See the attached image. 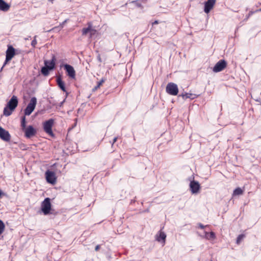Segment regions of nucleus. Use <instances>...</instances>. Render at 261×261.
I'll use <instances>...</instances> for the list:
<instances>
[{
    "mask_svg": "<svg viewBox=\"0 0 261 261\" xmlns=\"http://www.w3.org/2000/svg\"><path fill=\"white\" fill-rule=\"evenodd\" d=\"M205 238L207 240H214L215 239L216 236L215 233L212 231L210 233L205 231Z\"/></svg>",
    "mask_w": 261,
    "mask_h": 261,
    "instance_id": "aec40b11",
    "label": "nucleus"
},
{
    "mask_svg": "<svg viewBox=\"0 0 261 261\" xmlns=\"http://www.w3.org/2000/svg\"><path fill=\"white\" fill-rule=\"evenodd\" d=\"M189 187L190 190L193 194H196L199 193L200 189V185L198 181L194 180H191Z\"/></svg>",
    "mask_w": 261,
    "mask_h": 261,
    "instance_id": "6e6552de",
    "label": "nucleus"
},
{
    "mask_svg": "<svg viewBox=\"0 0 261 261\" xmlns=\"http://www.w3.org/2000/svg\"><path fill=\"white\" fill-rule=\"evenodd\" d=\"M254 13V12L250 11L248 15L247 16L246 19H247L251 15H252Z\"/></svg>",
    "mask_w": 261,
    "mask_h": 261,
    "instance_id": "cd10ccee",
    "label": "nucleus"
},
{
    "mask_svg": "<svg viewBox=\"0 0 261 261\" xmlns=\"http://www.w3.org/2000/svg\"><path fill=\"white\" fill-rule=\"evenodd\" d=\"M18 101L16 96L13 95L7 103V106L4 109V115L6 116H10L18 105Z\"/></svg>",
    "mask_w": 261,
    "mask_h": 261,
    "instance_id": "f257e3e1",
    "label": "nucleus"
},
{
    "mask_svg": "<svg viewBox=\"0 0 261 261\" xmlns=\"http://www.w3.org/2000/svg\"><path fill=\"white\" fill-rule=\"evenodd\" d=\"M256 101H259V100L258 99H256Z\"/></svg>",
    "mask_w": 261,
    "mask_h": 261,
    "instance_id": "f704fd0d",
    "label": "nucleus"
},
{
    "mask_svg": "<svg viewBox=\"0 0 261 261\" xmlns=\"http://www.w3.org/2000/svg\"><path fill=\"white\" fill-rule=\"evenodd\" d=\"M166 91L170 95H177L178 92L177 85L173 83H168L166 87Z\"/></svg>",
    "mask_w": 261,
    "mask_h": 261,
    "instance_id": "20e7f679",
    "label": "nucleus"
},
{
    "mask_svg": "<svg viewBox=\"0 0 261 261\" xmlns=\"http://www.w3.org/2000/svg\"><path fill=\"white\" fill-rule=\"evenodd\" d=\"M57 83L60 88L64 92L66 91V88L64 82L62 80L61 76H59L57 78Z\"/></svg>",
    "mask_w": 261,
    "mask_h": 261,
    "instance_id": "a211bd4d",
    "label": "nucleus"
},
{
    "mask_svg": "<svg viewBox=\"0 0 261 261\" xmlns=\"http://www.w3.org/2000/svg\"><path fill=\"white\" fill-rule=\"evenodd\" d=\"M46 179L48 183L54 184L56 181V177L54 172L47 170L45 172Z\"/></svg>",
    "mask_w": 261,
    "mask_h": 261,
    "instance_id": "ddd939ff",
    "label": "nucleus"
},
{
    "mask_svg": "<svg viewBox=\"0 0 261 261\" xmlns=\"http://www.w3.org/2000/svg\"><path fill=\"white\" fill-rule=\"evenodd\" d=\"M36 38H37V36H35L34 37V39L33 40V41H32V43H31L32 46L34 47H35V46L37 43Z\"/></svg>",
    "mask_w": 261,
    "mask_h": 261,
    "instance_id": "393cba45",
    "label": "nucleus"
},
{
    "mask_svg": "<svg viewBox=\"0 0 261 261\" xmlns=\"http://www.w3.org/2000/svg\"><path fill=\"white\" fill-rule=\"evenodd\" d=\"M255 12H261V8H260L259 9H258L257 10H256Z\"/></svg>",
    "mask_w": 261,
    "mask_h": 261,
    "instance_id": "72a5a7b5",
    "label": "nucleus"
},
{
    "mask_svg": "<svg viewBox=\"0 0 261 261\" xmlns=\"http://www.w3.org/2000/svg\"><path fill=\"white\" fill-rule=\"evenodd\" d=\"M117 137H115L113 139V143H112V145H113V144L117 141Z\"/></svg>",
    "mask_w": 261,
    "mask_h": 261,
    "instance_id": "7c9ffc66",
    "label": "nucleus"
},
{
    "mask_svg": "<svg viewBox=\"0 0 261 261\" xmlns=\"http://www.w3.org/2000/svg\"><path fill=\"white\" fill-rule=\"evenodd\" d=\"M216 3V0H207L204 3V11L205 13L208 14L213 8Z\"/></svg>",
    "mask_w": 261,
    "mask_h": 261,
    "instance_id": "f8f14e48",
    "label": "nucleus"
},
{
    "mask_svg": "<svg viewBox=\"0 0 261 261\" xmlns=\"http://www.w3.org/2000/svg\"><path fill=\"white\" fill-rule=\"evenodd\" d=\"M64 69L66 70L67 75L71 79H74L75 76V72L73 67L68 64H65L64 66Z\"/></svg>",
    "mask_w": 261,
    "mask_h": 261,
    "instance_id": "4468645a",
    "label": "nucleus"
},
{
    "mask_svg": "<svg viewBox=\"0 0 261 261\" xmlns=\"http://www.w3.org/2000/svg\"><path fill=\"white\" fill-rule=\"evenodd\" d=\"M158 21L157 20H155L154 21L153 23H152V24H158Z\"/></svg>",
    "mask_w": 261,
    "mask_h": 261,
    "instance_id": "473e14b6",
    "label": "nucleus"
},
{
    "mask_svg": "<svg viewBox=\"0 0 261 261\" xmlns=\"http://www.w3.org/2000/svg\"><path fill=\"white\" fill-rule=\"evenodd\" d=\"M14 55H15L14 48L12 46H9L6 51V60L5 61V63H4L3 67L1 68V71H2L3 70V68H4V67L7 64V62L10 61L12 59V58L13 57Z\"/></svg>",
    "mask_w": 261,
    "mask_h": 261,
    "instance_id": "423d86ee",
    "label": "nucleus"
},
{
    "mask_svg": "<svg viewBox=\"0 0 261 261\" xmlns=\"http://www.w3.org/2000/svg\"><path fill=\"white\" fill-rule=\"evenodd\" d=\"M96 30L92 28V27L90 32V37H92L93 35H95L96 34Z\"/></svg>",
    "mask_w": 261,
    "mask_h": 261,
    "instance_id": "a878e982",
    "label": "nucleus"
},
{
    "mask_svg": "<svg viewBox=\"0 0 261 261\" xmlns=\"http://www.w3.org/2000/svg\"><path fill=\"white\" fill-rule=\"evenodd\" d=\"M226 67V61L224 60H221L216 64L213 67V70L215 72H218L223 70Z\"/></svg>",
    "mask_w": 261,
    "mask_h": 261,
    "instance_id": "1a4fd4ad",
    "label": "nucleus"
},
{
    "mask_svg": "<svg viewBox=\"0 0 261 261\" xmlns=\"http://www.w3.org/2000/svg\"><path fill=\"white\" fill-rule=\"evenodd\" d=\"M25 123H26L25 117V116H23L22 117L21 121V126L22 129L23 130H24L26 128L25 127Z\"/></svg>",
    "mask_w": 261,
    "mask_h": 261,
    "instance_id": "4be33fe9",
    "label": "nucleus"
},
{
    "mask_svg": "<svg viewBox=\"0 0 261 261\" xmlns=\"http://www.w3.org/2000/svg\"><path fill=\"white\" fill-rule=\"evenodd\" d=\"M56 59L54 55L53 56L50 61L45 60V66L41 68V71L43 75L47 76L49 74V71L53 70L55 68Z\"/></svg>",
    "mask_w": 261,
    "mask_h": 261,
    "instance_id": "f03ea898",
    "label": "nucleus"
},
{
    "mask_svg": "<svg viewBox=\"0 0 261 261\" xmlns=\"http://www.w3.org/2000/svg\"><path fill=\"white\" fill-rule=\"evenodd\" d=\"M51 210V203L50 199L46 198L42 202L41 205V210L45 215L48 214Z\"/></svg>",
    "mask_w": 261,
    "mask_h": 261,
    "instance_id": "39448f33",
    "label": "nucleus"
},
{
    "mask_svg": "<svg viewBox=\"0 0 261 261\" xmlns=\"http://www.w3.org/2000/svg\"><path fill=\"white\" fill-rule=\"evenodd\" d=\"M49 1H53V0H48Z\"/></svg>",
    "mask_w": 261,
    "mask_h": 261,
    "instance_id": "c9c22d12",
    "label": "nucleus"
},
{
    "mask_svg": "<svg viewBox=\"0 0 261 261\" xmlns=\"http://www.w3.org/2000/svg\"><path fill=\"white\" fill-rule=\"evenodd\" d=\"M245 236L244 234H240L237 239V243L239 244L241 241L244 239Z\"/></svg>",
    "mask_w": 261,
    "mask_h": 261,
    "instance_id": "b1692460",
    "label": "nucleus"
},
{
    "mask_svg": "<svg viewBox=\"0 0 261 261\" xmlns=\"http://www.w3.org/2000/svg\"><path fill=\"white\" fill-rule=\"evenodd\" d=\"M54 121L53 119H50L45 121L43 124V128L44 131L50 136H53L52 127L54 124Z\"/></svg>",
    "mask_w": 261,
    "mask_h": 261,
    "instance_id": "0eeeda50",
    "label": "nucleus"
},
{
    "mask_svg": "<svg viewBox=\"0 0 261 261\" xmlns=\"http://www.w3.org/2000/svg\"><path fill=\"white\" fill-rule=\"evenodd\" d=\"M156 240L158 242H161L163 241V243L164 244L165 242V240L166 238V234L161 230L159 231V232L156 234Z\"/></svg>",
    "mask_w": 261,
    "mask_h": 261,
    "instance_id": "2eb2a0df",
    "label": "nucleus"
},
{
    "mask_svg": "<svg viewBox=\"0 0 261 261\" xmlns=\"http://www.w3.org/2000/svg\"><path fill=\"white\" fill-rule=\"evenodd\" d=\"M243 193V191L240 188H237L233 191V195H240L242 194Z\"/></svg>",
    "mask_w": 261,
    "mask_h": 261,
    "instance_id": "412c9836",
    "label": "nucleus"
},
{
    "mask_svg": "<svg viewBox=\"0 0 261 261\" xmlns=\"http://www.w3.org/2000/svg\"><path fill=\"white\" fill-rule=\"evenodd\" d=\"M5 229V224L4 222L0 220V235L4 232Z\"/></svg>",
    "mask_w": 261,
    "mask_h": 261,
    "instance_id": "5701e85b",
    "label": "nucleus"
},
{
    "mask_svg": "<svg viewBox=\"0 0 261 261\" xmlns=\"http://www.w3.org/2000/svg\"><path fill=\"white\" fill-rule=\"evenodd\" d=\"M88 27L87 28H83L82 30V35H86L88 33H90L92 24L91 22L88 23Z\"/></svg>",
    "mask_w": 261,
    "mask_h": 261,
    "instance_id": "6ab92c4d",
    "label": "nucleus"
},
{
    "mask_svg": "<svg viewBox=\"0 0 261 261\" xmlns=\"http://www.w3.org/2000/svg\"><path fill=\"white\" fill-rule=\"evenodd\" d=\"M99 248H100V246H99V245H97V246L95 247V251H98V250H99Z\"/></svg>",
    "mask_w": 261,
    "mask_h": 261,
    "instance_id": "c756f323",
    "label": "nucleus"
},
{
    "mask_svg": "<svg viewBox=\"0 0 261 261\" xmlns=\"http://www.w3.org/2000/svg\"><path fill=\"white\" fill-rule=\"evenodd\" d=\"M105 82V80L102 79L99 82H98V87H100Z\"/></svg>",
    "mask_w": 261,
    "mask_h": 261,
    "instance_id": "bb28decb",
    "label": "nucleus"
},
{
    "mask_svg": "<svg viewBox=\"0 0 261 261\" xmlns=\"http://www.w3.org/2000/svg\"><path fill=\"white\" fill-rule=\"evenodd\" d=\"M23 130L25 133V136L27 138H30L36 134V129L32 125L28 126Z\"/></svg>",
    "mask_w": 261,
    "mask_h": 261,
    "instance_id": "9b49d317",
    "label": "nucleus"
},
{
    "mask_svg": "<svg viewBox=\"0 0 261 261\" xmlns=\"http://www.w3.org/2000/svg\"><path fill=\"white\" fill-rule=\"evenodd\" d=\"M0 138L5 142H9L11 139V136L8 131L0 126Z\"/></svg>",
    "mask_w": 261,
    "mask_h": 261,
    "instance_id": "9d476101",
    "label": "nucleus"
},
{
    "mask_svg": "<svg viewBox=\"0 0 261 261\" xmlns=\"http://www.w3.org/2000/svg\"><path fill=\"white\" fill-rule=\"evenodd\" d=\"M199 227L201 228V229H203L205 227H206V226H204L203 225V224H201V223H199Z\"/></svg>",
    "mask_w": 261,
    "mask_h": 261,
    "instance_id": "c85d7f7f",
    "label": "nucleus"
},
{
    "mask_svg": "<svg viewBox=\"0 0 261 261\" xmlns=\"http://www.w3.org/2000/svg\"><path fill=\"white\" fill-rule=\"evenodd\" d=\"M179 96H181L184 99H187L188 98L190 99H194L197 97V95L196 94L188 93H182L179 95Z\"/></svg>",
    "mask_w": 261,
    "mask_h": 261,
    "instance_id": "f3484780",
    "label": "nucleus"
},
{
    "mask_svg": "<svg viewBox=\"0 0 261 261\" xmlns=\"http://www.w3.org/2000/svg\"><path fill=\"white\" fill-rule=\"evenodd\" d=\"M100 87H98V85H97V86L96 87H94V88L93 89V90H97L98 88H99Z\"/></svg>",
    "mask_w": 261,
    "mask_h": 261,
    "instance_id": "2f4dec72",
    "label": "nucleus"
},
{
    "mask_svg": "<svg viewBox=\"0 0 261 261\" xmlns=\"http://www.w3.org/2000/svg\"><path fill=\"white\" fill-rule=\"evenodd\" d=\"M37 104V99L35 97H32L31 100L24 109V115L29 116L34 111Z\"/></svg>",
    "mask_w": 261,
    "mask_h": 261,
    "instance_id": "7ed1b4c3",
    "label": "nucleus"
},
{
    "mask_svg": "<svg viewBox=\"0 0 261 261\" xmlns=\"http://www.w3.org/2000/svg\"><path fill=\"white\" fill-rule=\"evenodd\" d=\"M10 6L4 0H0V10L7 12L10 9Z\"/></svg>",
    "mask_w": 261,
    "mask_h": 261,
    "instance_id": "dca6fc26",
    "label": "nucleus"
}]
</instances>
